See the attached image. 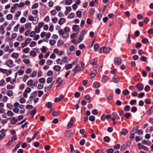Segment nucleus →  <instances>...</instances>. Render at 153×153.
I'll list each match as a JSON object with an SVG mask.
<instances>
[{
	"instance_id": "1",
	"label": "nucleus",
	"mask_w": 153,
	"mask_h": 153,
	"mask_svg": "<svg viewBox=\"0 0 153 153\" xmlns=\"http://www.w3.org/2000/svg\"><path fill=\"white\" fill-rule=\"evenodd\" d=\"M87 31L85 30H83L80 33L79 38L78 40V43H80L83 39L84 35L86 33Z\"/></svg>"
},
{
	"instance_id": "2",
	"label": "nucleus",
	"mask_w": 153,
	"mask_h": 153,
	"mask_svg": "<svg viewBox=\"0 0 153 153\" xmlns=\"http://www.w3.org/2000/svg\"><path fill=\"white\" fill-rule=\"evenodd\" d=\"M90 63L93 66L94 68L97 67V61L94 59H91L90 61Z\"/></svg>"
},
{
	"instance_id": "3",
	"label": "nucleus",
	"mask_w": 153,
	"mask_h": 153,
	"mask_svg": "<svg viewBox=\"0 0 153 153\" xmlns=\"http://www.w3.org/2000/svg\"><path fill=\"white\" fill-rule=\"evenodd\" d=\"M119 77L117 75H114L113 77L112 81L114 83H117L119 82Z\"/></svg>"
},
{
	"instance_id": "4",
	"label": "nucleus",
	"mask_w": 153,
	"mask_h": 153,
	"mask_svg": "<svg viewBox=\"0 0 153 153\" xmlns=\"http://www.w3.org/2000/svg\"><path fill=\"white\" fill-rule=\"evenodd\" d=\"M136 87L138 89L139 91H141L144 88L143 85L141 83H138L137 85H136Z\"/></svg>"
},
{
	"instance_id": "5",
	"label": "nucleus",
	"mask_w": 153,
	"mask_h": 153,
	"mask_svg": "<svg viewBox=\"0 0 153 153\" xmlns=\"http://www.w3.org/2000/svg\"><path fill=\"white\" fill-rule=\"evenodd\" d=\"M114 61L115 63L117 65H119L121 62V60L119 57L115 58L114 59Z\"/></svg>"
},
{
	"instance_id": "6",
	"label": "nucleus",
	"mask_w": 153,
	"mask_h": 153,
	"mask_svg": "<svg viewBox=\"0 0 153 153\" xmlns=\"http://www.w3.org/2000/svg\"><path fill=\"white\" fill-rule=\"evenodd\" d=\"M13 61L11 59H9L6 63V65L10 67L13 66Z\"/></svg>"
},
{
	"instance_id": "7",
	"label": "nucleus",
	"mask_w": 153,
	"mask_h": 153,
	"mask_svg": "<svg viewBox=\"0 0 153 153\" xmlns=\"http://www.w3.org/2000/svg\"><path fill=\"white\" fill-rule=\"evenodd\" d=\"M6 130L4 129H3L1 130L0 131V132L1 134L0 135V140H1L5 136V134L4 133L5 132H6Z\"/></svg>"
},
{
	"instance_id": "8",
	"label": "nucleus",
	"mask_w": 153,
	"mask_h": 153,
	"mask_svg": "<svg viewBox=\"0 0 153 153\" xmlns=\"http://www.w3.org/2000/svg\"><path fill=\"white\" fill-rule=\"evenodd\" d=\"M27 85L30 87L33 88V81L32 79H30L27 82Z\"/></svg>"
},
{
	"instance_id": "9",
	"label": "nucleus",
	"mask_w": 153,
	"mask_h": 153,
	"mask_svg": "<svg viewBox=\"0 0 153 153\" xmlns=\"http://www.w3.org/2000/svg\"><path fill=\"white\" fill-rule=\"evenodd\" d=\"M80 69V67L78 64L76 65L75 67L72 70L73 71H75L76 72H78Z\"/></svg>"
},
{
	"instance_id": "10",
	"label": "nucleus",
	"mask_w": 153,
	"mask_h": 153,
	"mask_svg": "<svg viewBox=\"0 0 153 153\" xmlns=\"http://www.w3.org/2000/svg\"><path fill=\"white\" fill-rule=\"evenodd\" d=\"M65 134L67 137H69L72 135L73 133L71 131H67L65 132Z\"/></svg>"
},
{
	"instance_id": "11",
	"label": "nucleus",
	"mask_w": 153,
	"mask_h": 153,
	"mask_svg": "<svg viewBox=\"0 0 153 153\" xmlns=\"http://www.w3.org/2000/svg\"><path fill=\"white\" fill-rule=\"evenodd\" d=\"M96 71L94 69L91 72L90 75V77L91 78H94L96 75Z\"/></svg>"
},
{
	"instance_id": "12",
	"label": "nucleus",
	"mask_w": 153,
	"mask_h": 153,
	"mask_svg": "<svg viewBox=\"0 0 153 153\" xmlns=\"http://www.w3.org/2000/svg\"><path fill=\"white\" fill-rule=\"evenodd\" d=\"M74 64V63H72L65 65V69L66 70H68L70 69H71L73 65Z\"/></svg>"
},
{
	"instance_id": "13",
	"label": "nucleus",
	"mask_w": 153,
	"mask_h": 153,
	"mask_svg": "<svg viewBox=\"0 0 153 153\" xmlns=\"http://www.w3.org/2000/svg\"><path fill=\"white\" fill-rule=\"evenodd\" d=\"M53 69L56 71H59L61 69V67L58 65H55L53 66Z\"/></svg>"
},
{
	"instance_id": "14",
	"label": "nucleus",
	"mask_w": 153,
	"mask_h": 153,
	"mask_svg": "<svg viewBox=\"0 0 153 153\" xmlns=\"http://www.w3.org/2000/svg\"><path fill=\"white\" fill-rule=\"evenodd\" d=\"M65 21V19L63 18H62L59 21L58 23L60 25H62L64 24Z\"/></svg>"
},
{
	"instance_id": "15",
	"label": "nucleus",
	"mask_w": 153,
	"mask_h": 153,
	"mask_svg": "<svg viewBox=\"0 0 153 153\" xmlns=\"http://www.w3.org/2000/svg\"><path fill=\"white\" fill-rule=\"evenodd\" d=\"M73 124V121L72 120H71L68 123L67 125V127L68 128H71Z\"/></svg>"
},
{
	"instance_id": "16",
	"label": "nucleus",
	"mask_w": 153,
	"mask_h": 153,
	"mask_svg": "<svg viewBox=\"0 0 153 153\" xmlns=\"http://www.w3.org/2000/svg\"><path fill=\"white\" fill-rule=\"evenodd\" d=\"M61 59L62 62V65L66 63L68 61V58L66 56L64 57L62 59Z\"/></svg>"
},
{
	"instance_id": "17",
	"label": "nucleus",
	"mask_w": 153,
	"mask_h": 153,
	"mask_svg": "<svg viewBox=\"0 0 153 153\" xmlns=\"http://www.w3.org/2000/svg\"><path fill=\"white\" fill-rule=\"evenodd\" d=\"M18 121L17 119L14 117H13L12 119V120L10 122L11 124H14L16 123Z\"/></svg>"
},
{
	"instance_id": "18",
	"label": "nucleus",
	"mask_w": 153,
	"mask_h": 153,
	"mask_svg": "<svg viewBox=\"0 0 153 153\" xmlns=\"http://www.w3.org/2000/svg\"><path fill=\"white\" fill-rule=\"evenodd\" d=\"M6 94L8 96L11 97L13 96V92L11 90H8L7 91Z\"/></svg>"
},
{
	"instance_id": "19",
	"label": "nucleus",
	"mask_w": 153,
	"mask_h": 153,
	"mask_svg": "<svg viewBox=\"0 0 153 153\" xmlns=\"http://www.w3.org/2000/svg\"><path fill=\"white\" fill-rule=\"evenodd\" d=\"M31 40L32 39L31 38H27L25 39V42L26 44L27 45L30 43Z\"/></svg>"
},
{
	"instance_id": "20",
	"label": "nucleus",
	"mask_w": 153,
	"mask_h": 153,
	"mask_svg": "<svg viewBox=\"0 0 153 153\" xmlns=\"http://www.w3.org/2000/svg\"><path fill=\"white\" fill-rule=\"evenodd\" d=\"M26 21V19L23 17H21L20 20V22L21 23H25Z\"/></svg>"
},
{
	"instance_id": "21",
	"label": "nucleus",
	"mask_w": 153,
	"mask_h": 153,
	"mask_svg": "<svg viewBox=\"0 0 153 153\" xmlns=\"http://www.w3.org/2000/svg\"><path fill=\"white\" fill-rule=\"evenodd\" d=\"M25 27L27 29H30L32 27L31 24L30 23L25 24Z\"/></svg>"
},
{
	"instance_id": "22",
	"label": "nucleus",
	"mask_w": 153,
	"mask_h": 153,
	"mask_svg": "<svg viewBox=\"0 0 153 153\" xmlns=\"http://www.w3.org/2000/svg\"><path fill=\"white\" fill-rule=\"evenodd\" d=\"M120 116L121 117L122 119H123L125 116L123 110H121L119 112Z\"/></svg>"
},
{
	"instance_id": "23",
	"label": "nucleus",
	"mask_w": 153,
	"mask_h": 153,
	"mask_svg": "<svg viewBox=\"0 0 153 153\" xmlns=\"http://www.w3.org/2000/svg\"><path fill=\"white\" fill-rule=\"evenodd\" d=\"M11 56L13 58H16L18 57L19 54L17 53H14L11 54Z\"/></svg>"
},
{
	"instance_id": "24",
	"label": "nucleus",
	"mask_w": 153,
	"mask_h": 153,
	"mask_svg": "<svg viewBox=\"0 0 153 153\" xmlns=\"http://www.w3.org/2000/svg\"><path fill=\"white\" fill-rule=\"evenodd\" d=\"M36 108H34V109L31 111L30 112V114L32 116V117H33L35 114H36Z\"/></svg>"
},
{
	"instance_id": "25",
	"label": "nucleus",
	"mask_w": 153,
	"mask_h": 153,
	"mask_svg": "<svg viewBox=\"0 0 153 153\" xmlns=\"http://www.w3.org/2000/svg\"><path fill=\"white\" fill-rule=\"evenodd\" d=\"M24 72V70L22 69H19L17 72L18 74L20 76L22 75Z\"/></svg>"
},
{
	"instance_id": "26",
	"label": "nucleus",
	"mask_w": 153,
	"mask_h": 153,
	"mask_svg": "<svg viewBox=\"0 0 153 153\" xmlns=\"http://www.w3.org/2000/svg\"><path fill=\"white\" fill-rule=\"evenodd\" d=\"M108 79V77L107 76H103L102 77V81L104 82H106Z\"/></svg>"
},
{
	"instance_id": "27",
	"label": "nucleus",
	"mask_w": 153,
	"mask_h": 153,
	"mask_svg": "<svg viewBox=\"0 0 153 153\" xmlns=\"http://www.w3.org/2000/svg\"><path fill=\"white\" fill-rule=\"evenodd\" d=\"M13 15L11 14H9L6 16V18L8 20H11L13 18Z\"/></svg>"
},
{
	"instance_id": "28",
	"label": "nucleus",
	"mask_w": 153,
	"mask_h": 153,
	"mask_svg": "<svg viewBox=\"0 0 153 153\" xmlns=\"http://www.w3.org/2000/svg\"><path fill=\"white\" fill-rule=\"evenodd\" d=\"M23 62L27 65H29L30 63V60L27 59H23Z\"/></svg>"
},
{
	"instance_id": "29",
	"label": "nucleus",
	"mask_w": 153,
	"mask_h": 153,
	"mask_svg": "<svg viewBox=\"0 0 153 153\" xmlns=\"http://www.w3.org/2000/svg\"><path fill=\"white\" fill-rule=\"evenodd\" d=\"M7 88L8 90L13 89L14 88V87L10 84H8L7 86Z\"/></svg>"
},
{
	"instance_id": "30",
	"label": "nucleus",
	"mask_w": 153,
	"mask_h": 153,
	"mask_svg": "<svg viewBox=\"0 0 153 153\" xmlns=\"http://www.w3.org/2000/svg\"><path fill=\"white\" fill-rule=\"evenodd\" d=\"M121 133L123 134H126L128 133L127 130L126 128H123L122 129Z\"/></svg>"
},
{
	"instance_id": "31",
	"label": "nucleus",
	"mask_w": 153,
	"mask_h": 153,
	"mask_svg": "<svg viewBox=\"0 0 153 153\" xmlns=\"http://www.w3.org/2000/svg\"><path fill=\"white\" fill-rule=\"evenodd\" d=\"M72 29L74 31L78 30L79 29L78 25H74L72 27Z\"/></svg>"
},
{
	"instance_id": "32",
	"label": "nucleus",
	"mask_w": 153,
	"mask_h": 153,
	"mask_svg": "<svg viewBox=\"0 0 153 153\" xmlns=\"http://www.w3.org/2000/svg\"><path fill=\"white\" fill-rule=\"evenodd\" d=\"M138 128V127L137 126H136L134 127L131 131V133H135L136 132V131H137V129Z\"/></svg>"
},
{
	"instance_id": "33",
	"label": "nucleus",
	"mask_w": 153,
	"mask_h": 153,
	"mask_svg": "<svg viewBox=\"0 0 153 153\" xmlns=\"http://www.w3.org/2000/svg\"><path fill=\"white\" fill-rule=\"evenodd\" d=\"M5 82L4 79H2L0 81V86H3L4 85Z\"/></svg>"
},
{
	"instance_id": "34",
	"label": "nucleus",
	"mask_w": 153,
	"mask_h": 153,
	"mask_svg": "<svg viewBox=\"0 0 153 153\" xmlns=\"http://www.w3.org/2000/svg\"><path fill=\"white\" fill-rule=\"evenodd\" d=\"M72 2V0H66L65 3L66 5H71Z\"/></svg>"
},
{
	"instance_id": "35",
	"label": "nucleus",
	"mask_w": 153,
	"mask_h": 153,
	"mask_svg": "<svg viewBox=\"0 0 153 153\" xmlns=\"http://www.w3.org/2000/svg\"><path fill=\"white\" fill-rule=\"evenodd\" d=\"M19 27L20 25L19 24H17V25L14 27V31L15 32L18 31Z\"/></svg>"
},
{
	"instance_id": "36",
	"label": "nucleus",
	"mask_w": 153,
	"mask_h": 153,
	"mask_svg": "<svg viewBox=\"0 0 153 153\" xmlns=\"http://www.w3.org/2000/svg\"><path fill=\"white\" fill-rule=\"evenodd\" d=\"M104 140L107 142H109L110 140V138L108 136H105L104 138Z\"/></svg>"
},
{
	"instance_id": "37",
	"label": "nucleus",
	"mask_w": 153,
	"mask_h": 153,
	"mask_svg": "<svg viewBox=\"0 0 153 153\" xmlns=\"http://www.w3.org/2000/svg\"><path fill=\"white\" fill-rule=\"evenodd\" d=\"M78 17L79 18L81 17L82 12L80 11H78L76 13Z\"/></svg>"
},
{
	"instance_id": "38",
	"label": "nucleus",
	"mask_w": 153,
	"mask_h": 153,
	"mask_svg": "<svg viewBox=\"0 0 153 153\" xmlns=\"http://www.w3.org/2000/svg\"><path fill=\"white\" fill-rule=\"evenodd\" d=\"M30 56L34 57L36 56V52L34 51H30Z\"/></svg>"
},
{
	"instance_id": "39",
	"label": "nucleus",
	"mask_w": 153,
	"mask_h": 153,
	"mask_svg": "<svg viewBox=\"0 0 153 153\" xmlns=\"http://www.w3.org/2000/svg\"><path fill=\"white\" fill-rule=\"evenodd\" d=\"M23 37L22 35L19 36L17 38V40L19 42H22L23 40Z\"/></svg>"
},
{
	"instance_id": "40",
	"label": "nucleus",
	"mask_w": 153,
	"mask_h": 153,
	"mask_svg": "<svg viewBox=\"0 0 153 153\" xmlns=\"http://www.w3.org/2000/svg\"><path fill=\"white\" fill-rule=\"evenodd\" d=\"M94 87L96 88H99L100 86V84L99 82H97L93 84Z\"/></svg>"
},
{
	"instance_id": "41",
	"label": "nucleus",
	"mask_w": 153,
	"mask_h": 153,
	"mask_svg": "<svg viewBox=\"0 0 153 153\" xmlns=\"http://www.w3.org/2000/svg\"><path fill=\"white\" fill-rule=\"evenodd\" d=\"M65 53V52L64 51H59L57 55L59 56H60Z\"/></svg>"
},
{
	"instance_id": "42",
	"label": "nucleus",
	"mask_w": 153,
	"mask_h": 153,
	"mask_svg": "<svg viewBox=\"0 0 153 153\" xmlns=\"http://www.w3.org/2000/svg\"><path fill=\"white\" fill-rule=\"evenodd\" d=\"M64 30L65 31L66 33H67L69 32L70 30V29L69 27H66L64 29Z\"/></svg>"
},
{
	"instance_id": "43",
	"label": "nucleus",
	"mask_w": 153,
	"mask_h": 153,
	"mask_svg": "<svg viewBox=\"0 0 153 153\" xmlns=\"http://www.w3.org/2000/svg\"><path fill=\"white\" fill-rule=\"evenodd\" d=\"M7 115L8 116H13L14 115L13 113L11 111H8L7 112Z\"/></svg>"
},
{
	"instance_id": "44",
	"label": "nucleus",
	"mask_w": 153,
	"mask_h": 153,
	"mask_svg": "<svg viewBox=\"0 0 153 153\" xmlns=\"http://www.w3.org/2000/svg\"><path fill=\"white\" fill-rule=\"evenodd\" d=\"M56 42V41L53 40H50L49 41V43L51 46L53 45Z\"/></svg>"
},
{
	"instance_id": "45",
	"label": "nucleus",
	"mask_w": 153,
	"mask_h": 153,
	"mask_svg": "<svg viewBox=\"0 0 153 153\" xmlns=\"http://www.w3.org/2000/svg\"><path fill=\"white\" fill-rule=\"evenodd\" d=\"M37 74V72L35 71H33L32 73L31 74L30 76L32 77H35Z\"/></svg>"
},
{
	"instance_id": "46",
	"label": "nucleus",
	"mask_w": 153,
	"mask_h": 153,
	"mask_svg": "<svg viewBox=\"0 0 153 153\" xmlns=\"http://www.w3.org/2000/svg\"><path fill=\"white\" fill-rule=\"evenodd\" d=\"M74 14L73 13H71L69 14L68 16V18L69 19L73 18L74 17Z\"/></svg>"
},
{
	"instance_id": "47",
	"label": "nucleus",
	"mask_w": 153,
	"mask_h": 153,
	"mask_svg": "<svg viewBox=\"0 0 153 153\" xmlns=\"http://www.w3.org/2000/svg\"><path fill=\"white\" fill-rule=\"evenodd\" d=\"M137 103V101L135 100H131L130 102V104L131 105H133L136 104Z\"/></svg>"
},
{
	"instance_id": "48",
	"label": "nucleus",
	"mask_w": 153,
	"mask_h": 153,
	"mask_svg": "<svg viewBox=\"0 0 153 153\" xmlns=\"http://www.w3.org/2000/svg\"><path fill=\"white\" fill-rule=\"evenodd\" d=\"M29 78V76L27 74H25L24 76L23 80L24 82H25L28 78Z\"/></svg>"
},
{
	"instance_id": "49",
	"label": "nucleus",
	"mask_w": 153,
	"mask_h": 153,
	"mask_svg": "<svg viewBox=\"0 0 153 153\" xmlns=\"http://www.w3.org/2000/svg\"><path fill=\"white\" fill-rule=\"evenodd\" d=\"M56 62L57 64L62 65V60L60 58H58V59H57L56 60Z\"/></svg>"
},
{
	"instance_id": "50",
	"label": "nucleus",
	"mask_w": 153,
	"mask_h": 153,
	"mask_svg": "<svg viewBox=\"0 0 153 153\" xmlns=\"http://www.w3.org/2000/svg\"><path fill=\"white\" fill-rule=\"evenodd\" d=\"M130 108V107L129 105H126L125 106L124 109L125 111H127L129 110Z\"/></svg>"
},
{
	"instance_id": "51",
	"label": "nucleus",
	"mask_w": 153,
	"mask_h": 153,
	"mask_svg": "<svg viewBox=\"0 0 153 153\" xmlns=\"http://www.w3.org/2000/svg\"><path fill=\"white\" fill-rule=\"evenodd\" d=\"M123 93L125 95L128 94L129 93V92L127 90H125L123 91Z\"/></svg>"
},
{
	"instance_id": "52",
	"label": "nucleus",
	"mask_w": 153,
	"mask_h": 153,
	"mask_svg": "<svg viewBox=\"0 0 153 153\" xmlns=\"http://www.w3.org/2000/svg\"><path fill=\"white\" fill-rule=\"evenodd\" d=\"M84 99L86 100H90L91 98V97L89 94L86 95L84 96Z\"/></svg>"
},
{
	"instance_id": "53",
	"label": "nucleus",
	"mask_w": 153,
	"mask_h": 153,
	"mask_svg": "<svg viewBox=\"0 0 153 153\" xmlns=\"http://www.w3.org/2000/svg\"><path fill=\"white\" fill-rule=\"evenodd\" d=\"M22 51L24 53H27L29 52V49L28 48H26L23 49Z\"/></svg>"
},
{
	"instance_id": "54",
	"label": "nucleus",
	"mask_w": 153,
	"mask_h": 153,
	"mask_svg": "<svg viewBox=\"0 0 153 153\" xmlns=\"http://www.w3.org/2000/svg\"><path fill=\"white\" fill-rule=\"evenodd\" d=\"M137 108L134 106L132 107L131 109V111L133 113L136 112L137 111Z\"/></svg>"
},
{
	"instance_id": "55",
	"label": "nucleus",
	"mask_w": 153,
	"mask_h": 153,
	"mask_svg": "<svg viewBox=\"0 0 153 153\" xmlns=\"http://www.w3.org/2000/svg\"><path fill=\"white\" fill-rule=\"evenodd\" d=\"M36 44V42L34 41L31 42L30 45V46L31 47H33L35 46Z\"/></svg>"
},
{
	"instance_id": "56",
	"label": "nucleus",
	"mask_w": 153,
	"mask_h": 153,
	"mask_svg": "<svg viewBox=\"0 0 153 153\" xmlns=\"http://www.w3.org/2000/svg\"><path fill=\"white\" fill-rule=\"evenodd\" d=\"M35 31H32L30 33V36L32 37H33L34 36H35Z\"/></svg>"
},
{
	"instance_id": "57",
	"label": "nucleus",
	"mask_w": 153,
	"mask_h": 153,
	"mask_svg": "<svg viewBox=\"0 0 153 153\" xmlns=\"http://www.w3.org/2000/svg\"><path fill=\"white\" fill-rule=\"evenodd\" d=\"M150 90V87L148 85H146L145 86L144 88V90L148 92Z\"/></svg>"
},
{
	"instance_id": "58",
	"label": "nucleus",
	"mask_w": 153,
	"mask_h": 153,
	"mask_svg": "<svg viewBox=\"0 0 153 153\" xmlns=\"http://www.w3.org/2000/svg\"><path fill=\"white\" fill-rule=\"evenodd\" d=\"M25 30V28L23 26H21L19 28V31L20 33H22Z\"/></svg>"
},
{
	"instance_id": "59",
	"label": "nucleus",
	"mask_w": 153,
	"mask_h": 153,
	"mask_svg": "<svg viewBox=\"0 0 153 153\" xmlns=\"http://www.w3.org/2000/svg\"><path fill=\"white\" fill-rule=\"evenodd\" d=\"M45 81V79L43 78H41L39 79V82L41 83H44Z\"/></svg>"
},
{
	"instance_id": "60",
	"label": "nucleus",
	"mask_w": 153,
	"mask_h": 153,
	"mask_svg": "<svg viewBox=\"0 0 153 153\" xmlns=\"http://www.w3.org/2000/svg\"><path fill=\"white\" fill-rule=\"evenodd\" d=\"M53 80V79L51 77H49L48 78L47 80V83H50Z\"/></svg>"
},
{
	"instance_id": "61",
	"label": "nucleus",
	"mask_w": 153,
	"mask_h": 153,
	"mask_svg": "<svg viewBox=\"0 0 153 153\" xmlns=\"http://www.w3.org/2000/svg\"><path fill=\"white\" fill-rule=\"evenodd\" d=\"M8 99V98L6 96H4L2 99V101L4 102H6L7 101Z\"/></svg>"
},
{
	"instance_id": "62",
	"label": "nucleus",
	"mask_w": 153,
	"mask_h": 153,
	"mask_svg": "<svg viewBox=\"0 0 153 153\" xmlns=\"http://www.w3.org/2000/svg\"><path fill=\"white\" fill-rule=\"evenodd\" d=\"M58 18L56 17H54L52 19V22L54 23H56L58 21Z\"/></svg>"
},
{
	"instance_id": "63",
	"label": "nucleus",
	"mask_w": 153,
	"mask_h": 153,
	"mask_svg": "<svg viewBox=\"0 0 153 153\" xmlns=\"http://www.w3.org/2000/svg\"><path fill=\"white\" fill-rule=\"evenodd\" d=\"M92 113L94 115H97L98 114V111L97 109H94L92 111Z\"/></svg>"
},
{
	"instance_id": "64",
	"label": "nucleus",
	"mask_w": 153,
	"mask_h": 153,
	"mask_svg": "<svg viewBox=\"0 0 153 153\" xmlns=\"http://www.w3.org/2000/svg\"><path fill=\"white\" fill-rule=\"evenodd\" d=\"M114 152V150L112 149H107V153H112Z\"/></svg>"
}]
</instances>
